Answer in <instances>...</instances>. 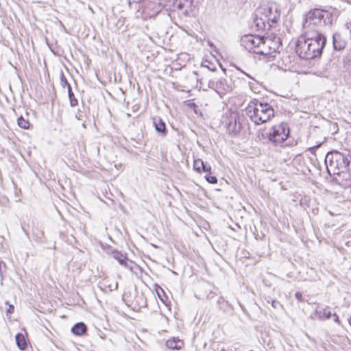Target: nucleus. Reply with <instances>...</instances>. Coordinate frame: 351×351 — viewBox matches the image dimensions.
Instances as JSON below:
<instances>
[{
	"label": "nucleus",
	"instance_id": "nucleus-16",
	"mask_svg": "<svg viewBox=\"0 0 351 351\" xmlns=\"http://www.w3.org/2000/svg\"><path fill=\"white\" fill-rule=\"evenodd\" d=\"M15 338L18 348L21 350H25L27 346V343L25 336L21 333H18Z\"/></svg>",
	"mask_w": 351,
	"mask_h": 351
},
{
	"label": "nucleus",
	"instance_id": "nucleus-3",
	"mask_svg": "<svg viewBox=\"0 0 351 351\" xmlns=\"http://www.w3.org/2000/svg\"><path fill=\"white\" fill-rule=\"evenodd\" d=\"M246 114L256 125H261L274 117L273 107L267 102L257 99L251 101L245 108Z\"/></svg>",
	"mask_w": 351,
	"mask_h": 351
},
{
	"label": "nucleus",
	"instance_id": "nucleus-7",
	"mask_svg": "<svg viewBox=\"0 0 351 351\" xmlns=\"http://www.w3.org/2000/svg\"><path fill=\"white\" fill-rule=\"evenodd\" d=\"M209 88L214 89L219 95L222 96L229 92L232 87L225 78H219L217 80L208 82Z\"/></svg>",
	"mask_w": 351,
	"mask_h": 351
},
{
	"label": "nucleus",
	"instance_id": "nucleus-15",
	"mask_svg": "<svg viewBox=\"0 0 351 351\" xmlns=\"http://www.w3.org/2000/svg\"><path fill=\"white\" fill-rule=\"evenodd\" d=\"M86 326L83 322H79L74 325L71 331L76 335H82L86 331Z\"/></svg>",
	"mask_w": 351,
	"mask_h": 351
},
{
	"label": "nucleus",
	"instance_id": "nucleus-31",
	"mask_svg": "<svg viewBox=\"0 0 351 351\" xmlns=\"http://www.w3.org/2000/svg\"><path fill=\"white\" fill-rule=\"evenodd\" d=\"M350 184H351V180H349L347 183L345 184V186L350 185Z\"/></svg>",
	"mask_w": 351,
	"mask_h": 351
},
{
	"label": "nucleus",
	"instance_id": "nucleus-13",
	"mask_svg": "<svg viewBox=\"0 0 351 351\" xmlns=\"http://www.w3.org/2000/svg\"><path fill=\"white\" fill-rule=\"evenodd\" d=\"M153 123L156 130L160 133L162 136L167 134V130L165 122L160 117H154Z\"/></svg>",
	"mask_w": 351,
	"mask_h": 351
},
{
	"label": "nucleus",
	"instance_id": "nucleus-11",
	"mask_svg": "<svg viewBox=\"0 0 351 351\" xmlns=\"http://www.w3.org/2000/svg\"><path fill=\"white\" fill-rule=\"evenodd\" d=\"M332 43L334 49L341 51L346 48L347 41L340 33H335L332 36Z\"/></svg>",
	"mask_w": 351,
	"mask_h": 351
},
{
	"label": "nucleus",
	"instance_id": "nucleus-36",
	"mask_svg": "<svg viewBox=\"0 0 351 351\" xmlns=\"http://www.w3.org/2000/svg\"><path fill=\"white\" fill-rule=\"evenodd\" d=\"M115 287H116V289H117V287H118V285H117V283H116V285H115Z\"/></svg>",
	"mask_w": 351,
	"mask_h": 351
},
{
	"label": "nucleus",
	"instance_id": "nucleus-20",
	"mask_svg": "<svg viewBox=\"0 0 351 351\" xmlns=\"http://www.w3.org/2000/svg\"><path fill=\"white\" fill-rule=\"evenodd\" d=\"M18 125L20 128L23 129H28L29 128L30 123L28 120L25 119L23 117H20L18 119Z\"/></svg>",
	"mask_w": 351,
	"mask_h": 351
},
{
	"label": "nucleus",
	"instance_id": "nucleus-26",
	"mask_svg": "<svg viewBox=\"0 0 351 351\" xmlns=\"http://www.w3.org/2000/svg\"><path fill=\"white\" fill-rule=\"evenodd\" d=\"M295 298L299 300V301H302V295L301 293L300 292H296L295 294Z\"/></svg>",
	"mask_w": 351,
	"mask_h": 351
},
{
	"label": "nucleus",
	"instance_id": "nucleus-34",
	"mask_svg": "<svg viewBox=\"0 0 351 351\" xmlns=\"http://www.w3.org/2000/svg\"><path fill=\"white\" fill-rule=\"evenodd\" d=\"M221 300H223V298H221L220 300H218L217 303L219 304L221 302Z\"/></svg>",
	"mask_w": 351,
	"mask_h": 351
},
{
	"label": "nucleus",
	"instance_id": "nucleus-8",
	"mask_svg": "<svg viewBox=\"0 0 351 351\" xmlns=\"http://www.w3.org/2000/svg\"><path fill=\"white\" fill-rule=\"evenodd\" d=\"M194 0H174L173 7L183 12L185 15H189L196 8Z\"/></svg>",
	"mask_w": 351,
	"mask_h": 351
},
{
	"label": "nucleus",
	"instance_id": "nucleus-10",
	"mask_svg": "<svg viewBox=\"0 0 351 351\" xmlns=\"http://www.w3.org/2000/svg\"><path fill=\"white\" fill-rule=\"evenodd\" d=\"M239 118L237 114H232L226 123L228 132L233 135H237L241 130V124L238 121Z\"/></svg>",
	"mask_w": 351,
	"mask_h": 351
},
{
	"label": "nucleus",
	"instance_id": "nucleus-22",
	"mask_svg": "<svg viewBox=\"0 0 351 351\" xmlns=\"http://www.w3.org/2000/svg\"><path fill=\"white\" fill-rule=\"evenodd\" d=\"M205 178L209 183H211V184H217V178L214 176H211L210 173H207L205 176Z\"/></svg>",
	"mask_w": 351,
	"mask_h": 351
},
{
	"label": "nucleus",
	"instance_id": "nucleus-32",
	"mask_svg": "<svg viewBox=\"0 0 351 351\" xmlns=\"http://www.w3.org/2000/svg\"><path fill=\"white\" fill-rule=\"evenodd\" d=\"M220 351H236V350H232V349H230V350H225L224 349H222V350H221Z\"/></svg>",
	"mask_w": 351,
	"mask_h": 351
},
{
	"label": "nucleus",
	"instance_id": "nucleus-12",
	"mask_svg": "<svg viewBox=\"0 0 351 351\" xmlns=\"http://www.w3.org/2000/svg\"><path fill=\"white\" fill-rule=\"evenodd\" d=\"M111 256L113 258L117 260L120 265L124 266L126 268L132 269V267L128 265L129 260L127 256L117 250H113L111 253Z\"/></svg>",
	"mask_w": 351,
	"mask_h": 351
},
{
	"label": "nucleus",
	"instance_id": "nucleus-33",
	"mask_svg": "<svg viewBox=\"0 0 351 351\" xmlns=\"http://www.w3.org/2000/svg\"><path fill=\"white\" fill-rule=\"evenodd\" d=\"M64 85H66L67 86V84H69L66 80H64Z\"/></svg>",
	"mask_w": 351,
	"mask_h": 351
},
{
	"label": "nucleus",
	"instance_id": "nucleus-28",
	"mask_svg": "<svg viewBox=\"0 0 351 351\" xmlns=\"http://www.w3.org/2000/svg\"><path fill=\"white\" fill-rule=\"evenodd\" d=\"M333 317H334V321L337 323H339V317L337 315H336L335 313L333 315Z\"/></svg>",
	"mask_w": 351,
	"mask_h": 351
},
{
	"label": "nucleus",
	"instance_id": "nucleus-9",
	"mask_svg": "<svg viewBox=\"0 0 351 351\" xmlns=\"http://www.w3.org/2000/svg\"><path fill=\"white\" fill-rule=\"evenodd\" d=\"M264 12L266 14L269 23L271 25L276 23L280 16V11L278 6L272 3L269 5L262 6Z\"/></svg>",
	"mask_w": 351,
	"mask_h": 351
},
{
	"label": "nucleus",
	"instance_id": "nucleus-19",
	"mask_svg": "<svg viewBox=\"0 0 351 351\" xmlns=\"http://www.w3.org/2000/svg\"><path fill=\"white\" fill-rule=\"evenodd\" d=\"M204 164L205 163L204 162V161L202 159H200V158L195 159L193 162L194 170L197 173H201Z\"/></svg>",
	"mask_w": 351,
	"mask_h": 351
},
{
	"label": "nucleus",
	"instance_id": "nucleus-30",
	"mask_svg": "<svg viewBox=\"0 0 351 351\" xmlns=\"http://www.w3.org/2000/svg\"><path fill=\"white\" fill-rule=\"evenodd\" d=\"M40 234V236H38V238L41 240V239L44 237V233H43V232H42V231H41Z\"/></svg>",
	"mask_w": 351,
	"mask_h": 351
},
{
	"label": "nucleus",
	"instance_id": "nucleus-27",
	"mask_svg": "<svg viewBox=\"0 0 351 351\" xmlns=\"http://www.w3.org/2000/svg\"><path fill=\"white\" fill-rule=\"evenodd\" d=\"M271 305L274 308H277V306L278 305H280V303L277 301H275V300H273L272 302H271Z\"/></svg>",
	"mask_w": 351,
	"mask_h": 351
},
{
	"label": "nucleus",
	"instance_id": "nucleus-25",
	"mask_svg": "<svg viewBox=\"0 0 351 351\" xmlns=\"http://www.w3.org/2000/svg\"><path fill=\"white\" fill-rule=\"evenodd\" d=\"M14 307L13 305H11V304L9 305V307H8V308L6 311L7 314L12 313L14 312Z\"/></svg>",
	"mask_w": 351,
	"mask_h": 351
},
{
	"label": "nucleus",
	"instance_id": "nucleus-17",
	"mask_svg": "<svg viewBox=\"0 0 351 351\" xmlns=\"http://www.w3.org/2000/svg\"><path fill=\"white\" fill-rule=\"evenodd\" d=\"M67 90H68V95H69V101H70V105L72 107L77 106L78 104V101H77V99L75 97V95L72 91L71 86L70 84H67Z\"/></svg>",
	"mask_w": 351,
	"mask_h": 351
},
{
	"label": "nucleus",
	"instance_id": "nucleus-23",
	"mask_svg": "<svg viewBox=\"0 0 351 351\" xmlns=\"http://www.w3.org/2000/svg\"><path fill=\"white\" fill-rule=\"evenodd\" d=\"M345 29L346 30L350 38L351 39V21H347L344 24Z\"/></svg>",
	"mask_w": 351,
	"mask_h": 351
},
{
	"label": "nucleus",
	"instance_id": "nucleus-21",
	"mask_svg": "<svg viewBox=\"0 0 351 351\" xmlns=\"http://www.w3.org/2000/svg\"><path fill=\"white\" fill-rule=\"evenodd\" d=\"M332 313L328 308H323L319 312V316L323 319H329Z\"/></svg>",
	"mask_w": 351,
	"mask_h": 351
},
{
	"label": "nucleus",
	"instance_id": "nucleus-29",
	"mask_svg": "<svg viewBox=\"0 0 351 351\" xmlns=\"http://www.w3.org/2000/svg\"><path fill=\"white\" fill-rule=\"evenodd\" d=\"M76 118H77V119L81 120V119H82V114H81V113L78 112V113L76 114Z\"/></svg>",
	"mask_w": 351,
	"mask_h": 351
},
{
	"label": "nucleus",
	"instance_id": "nucleus-4",
	"mask_svg": "<svg viewBox=\"0 0 351 351\" xmlns=\"http://www.w3.org/2000/svg\"><path fill=\"white\" fill-rule=\"evenodd\" d=\"M271 40L264 37L247 34L241 38V45L249 52H252L258 55L268 56L270 55L276 49L269 45Z\"/></svg>",
	"mask_w": 351,
	"mask_h": 351
},
{
	"label": "nucleus",
	"instance_id": "nucleus-24",
	"mask_svg": "<svg viewBox=\"0 0 351 351\" xmlns=\"http://www.w3.org/2000/svg\"><path fill=\"white\" fill-rule=\"evenodd\" d=\"M204 171L205 173H211V167L210 165H206V164L204 165V167L202 169V171Z\"/></svg>",
	"mask_w": 351,
	"mask_h": 351
},
{
	"label": "nucleus",
	"instance_id": "nucleus-35",
	"mask_svg": "<svg viewBox=\"0 0 351 351\" xmlns=\"http://www.w3.org/2000/svg\"><path fill=\"white\" fill-rule=\"evenodd\" d=\"M247 77H251L250 75L245 73Z\"/></svg>",
	"mask_w": 351,
	"mask_h": 351
},
{
	"label": "nucleus",
	"instance_id": "nucleus-14",
	"mask_svg": "<svg viewBox=\"0 0 351 351\" xmlns=\"http://www.w3.org/2000/svg\"><path fill=\"white\" fill-rule=\"evenodd\" d=\"M183 346V342L176 338H173L171 339H169L166 342V346L169 349L173 350H179Z\"/></svg>",
	"mask_w": 351,
	"mask_h": 351
},
{
	"label": "nucleus",
	"instance_id": "nucleus-2",
	"mask_svg": "<svg viewBox=\"0 0 351 351\" xmlns=\"http://www.w3.org/2000/svg\"><path fill=\"white\" fill-rule=\"evenodd\" d=\"M351 156L344 154L337 151L328 152L325 158V163L328 173L330 175L343 174V177H350V174L347 172L349 170Z\"/></svg>",
	"mask_w": 351,
	"mask_h": 351
},
{
	"label": "nucleus",
	"instance_id": "nucleus-6",
	"mask_svg": "<svg viewBox=\"0 0 351 351\" xmlns=\"http://www.w3.org/2000/svg\"><path fill=\"white\" fill-rule=\"evenodd\" d=\"M263 10V7H259L256 10L253 23L257 30H269L272 25L269 23L267 16Z\"/></svg>",
	"mask_w": 351,
	"mask_h": 351
},
{
	"label": "nucleus",
	"instance_id": "nucleus-18",
	"mask_svg": "<svg viewBox=\"0 0 351 351\" xmlns=\"http://www.w3.org/2000/svg\"><path fill=\"white\" fill-rule=\"evenodd\" d=\"M344 68L351 73V52L347 53L343 58Z\"/></svg>",
	"mask_w": 351,
	"mask_h": 351
},
{
	"label": "nucleus",
	"instance_id": "nucleus-5",
	"mask_svg": "<svg viewBox=\"0 0 351 351\" xmlns=\"http://www.w3.org/2000/svg\"><path fill=\"white\" fill-rule=\"evenodd\" d=\"M269 141L278 145L282 143L289 135V128L287 123H282L271 128L266 134Z\"/></svg>",
	"mask_w": 351,
	"mask_h": 351
},
{
	"label": "nucleus",
	"instance_id": "nucleus-1",
	"mask_svg": "<svg viewBox=\"0 0 351 351\" xmlns=\"http://www.w3.org/2000/svg\"><path fill=\"white\" fill-rule=\"evenodd\" d=\"M339 15L337 10L313 9L306 16L303 23L302 36L298 40L296 53L304 60H313L320 57L326 38L319 30V27L332 25Z\"/></svg>",
	"mask_w": 351,
	"mask_h": 351
}]
</instances>
